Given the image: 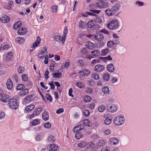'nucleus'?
<instances>
[{
	"instance_id": "052dcab7",
	"label": "nucleus",
	"mask_w": 151,
	"mask_h": 151,
	"mask_svg": "<svg viewBox=\"0 0 151 151\" xmlns=\"http://www.w3.org/2000/svg\"><path fill=\"white\" fill-rule=\"evenodd\" d=\"M18 71L19 73H22L24 72V67L22 66L19 67V68L18 69Z\"/></svg>"
},
{
	"instance_id": "4d7b16f0",
	"label": "nucleus",
	"mask_w": 151,
	"mask_h": 151,
	"mask_svg": "<svg viewBox=\"0 0 151 151\" xmlns=\"http://www.w3.org/2000/svg\"><path fill=\"white\" fill-rule=\"evenodd\" d=\"M91 100V97L88 96H87L84 98V100L86 102H89Z\"/></svg>"
},
{
	"instance_id": "49530a36",
	"label": "nucleus",
	"mask_w": 151,
	"mask_h": 151,
	"mask_svg": "<svg viewBox=\"0 0 151 151\" xmlns=\"http://www.w3.org/2000/svg\"><path fill=\"white\" fill-rule=\"evenodd\" d=\"M31 123L33 126H35L39 124L40 122L38 119H36L32 121Z\"/></svg>"
},
{
	"instance_id": "9d476101",
	"label": "nucleus",
	"mask_w": 151,
	"mask_h": 151,
	"mask_svg": "<svg viewBox=\"0 0 151 151\" xmlns=\"http://www.w3.org/2000/svg\"><path fill=\"white\" fill-rule=\"evenodd\" d=\"M50 151H58V147L57 145L54 144H50L49 146Z\"/></svg>"
},
{
	"instance_id": "4468645a",
	"label": "nucleus",
	"mask_w": 151,
	"mask_h": 151,
	"mask_svg": "<svg viewBox=\"0 0 151 151\" xmlns=\"http://www.w3.org/2000/svg\"><path fill=\"white\" fill-rule=\"evenodd\" d=\"M27 32V30L25 28H20L18 30L17 32L19 35H23L25 34Z\"/></svg>"
},
{
	"instance_id": "6e6552de",
	"label": "nucleus",
	"mask_w": 151,
	"mask_h": 151,
	"mask_svg": "<svg viewBox=\"0 0 151 151\" xmlns=\"http://www.w3.org/2000/svg\"><path fill=\"white\" fill-rule=\"evenodd\" d=\"M90 11L93 13H92L90 12H87V14L88 15L95 17L97 16V15L96 14L94 13L98 14L100 12V11L99 10H95L93 9H90Z\"/></svg>"
},
{
	"instance_id": "c9c22d12",
	"label": "nucleus",
	"mask_w": 151,
	"mask_h": 151,
	"mask_svg": "<svg viewBox=\"0 0 151 151\" xmlns=\"http://www.w3.org/2000/svg\"><path fill=\"white\" fill-rule=\"evenodd\" d=\"M62 73L60 72L55 73L53 74V77L54 78H59L62 76Z\"/></svg>"
},
{
	"instance_id": "7ed1b4c3",
	"label": "nucleus",
	"mask_w": 151,
	"mask_h": 151,
	"mask_svg": "<svg viewBox=\"0 0 151 151\" xmlns=\"http://www.w3.org/2000/svg\"><path fill=\"white\" fill-rule=\"evenodd\" d=\"M9 104L10 107L14 109H17L19 106V104L17 102V100L14 98L11 99H9Z\"/></svg>"
},
{
	"instance_id": "0e129e2a",
	"label": "nucleus",
	"mask_w": 151,
	"mask_h": 151,
	"mask_svg": "<svg viewBox=\"0 0 151 151\" xmlns=\"http://www.w3.org/2000/svg\"><path fill=\"white\" fill-rule=\"evenodd\" d=\"M64 111V109L62 108L59 109L56 111V113L58 114H59L62 113Z\"/></svg>"
},
{
	"instance_id": "58836bf2",
	"label": "nucleus",
	"mask_w": 151,
	"mask_h": 151,
	"mask_svg": "<svg viewBox=\"0 0 151 151\" xmlns=\"http://www.w3.org/2000/svg\"><path fill=\"white\" fill-rule=\"evenodd\" d=\"M104 141L102 140H101L99 141L98 146L99 147H101L104 146Z\"/></svg>"
},
{
	"instance_id": "774afa93",
	"label": "nucleus",
	"mask_w": 151,
	"mask_h": 151,
	"mask_svg": "<svg viewBox=\"0 0 151 151\" xmlns=\"http://www.w3.org/2000/svg\"><path fill=\"white\" fill-rule=\"evenodd\" d=\"M81 53L83 55H85L87 54V52L86 50V49L85 48H83L81 50Z\"/></svg>"
},
{
	"instance_id": "c85d7f7f",
	"label": "nucleus",
	"mask_w": 151,
	"mask_h": 151,
	"mask_svg": "<svg viewBox=\"0 0 151 151\" xmlns=\"http://www.w3.org/2000/svg\"><path fill=\"white\" fill-rule=\"evenodd\" d=\"M112 120L109 117H106L104 120V124L106 125H109L111 122Z\"/></svg>"
},
{
	"instance_id": "e2e57ef3",
	"label": "nucleus",
	"mask_w": 151,
	"mask_h": 151,
	"mask_svg": "<svg viewBox=\"0 0 151 151\" xmlns=\"http://www.w3.org/2000/svg\"><path fill=\"white\" fill-rule=\"evenodd\" d=\"M100 28V26L98 24H94L93 29L94 30H98Z\"/></svg>"
},
{
	"instance_id": "aec40b11",
	"label": "nucleus",
	"mask_w": 151,
	"mask_h": 151,
	"mask_svg": "<svg viewBox=\"0 0 151 151\" xmlns=\"http://www.w3.org/2000/svg\"><path fill=\"white\" fill-rule=\"evenodd\" d=\"M22 80L23 81H26V84L27 85H29V86H31V84L30 83H31L29 81H27L28 79V77L25 74H24L22 75Z\"/></svg>"
},
{
	"instance_id": "7c9ffc66",
	"label": "nucleus",
	"mask_w": 151,
	"mask_h": 151,
	"mask_svg": "<svg viewBox=\"0 0 151 151\" xmlns=\"http://www.w3.org/2000/svg\"><path fill=\"white\" fill-rule=\"evenodd\" d=\"M91 53L93 56H98L99 55H100V51L98 50H95L91 52Z\"/></svg>"
},
{
	"instance_id": "72a5a7b5",
	"label": "nucleus",
	"mask_w": 151,
	"mask_h": 151,
	"mask_svg": "<svg viewBox=\"0 0 151 151\" xmlns=\"http://www.w3.org/2000/svg\"><path fill=\"white\" fill-rule=\"evenodd\" d=\"M80 72L83 73L85 76H86L90 74L91 71L90 70L88 69H84L82 71H81Z\"/></svg>"
},
{
	"instance_id": "4c0bfd02",
	"label": "nucleus",
	"mask_w": 151,
	"mask_h": 151,
	"mask_svg": "<svg viewBox=\"0 0 151 151\" xmlns=\"http://www.w3.org/2000/svg\"><path fill=\"white\" fill-rule=\"evenodd\" d=\"M103 1H100L99 2H97L95 4L96 8H102V4Z\"/></svg>"
},
{
	"instance_id": "338daca9",
	"label": "nucleus",
	"mask_w": 151,
	"mask_h": 151,
	"mask_svg": "<svg viewBox=\"0 0 151 151\" xmlns=\"http://www.w3.org/2000/svg\"><path fill=\"white\" fill-rule=\"evenodd\" d=\"M92 77L95 79H98L99 78V76L96 73L92 74Z\"/></svg>"
},
{
	"instance_id": "f03ea898",
	"label": "nucleus",
	"mask_w": 151,
	"mask_h": 151,
	"mask_svg": "<svg viewBox=\"0 0 151 151\" xmlns=\"http://www.w3.org/2000/svg\"><path fill=\"white\" fill-rule=\"evenodd\" d=\"M125 120V119L123 116H118L114 118V123L116 125L120 126L124 123Z\"/></svg>"
},
{
	"instance_id": "13d9d810",
	"label": "nucleus",
	"mask_w": 151,
	"mask_h": 151,
	"mask_svg": "<svg viewBox=\"0 0 151 151\" xmlns=\"http://www.w3.org/2000/svg\"><path fill=\"white\" fill-rule=\"evenodd\" d=\"M51 126V124L50 123H46L44 125V127L45 128L47 129L50 128Z\"/></svg>"
},
{
	"instance_id": "2eb2a0df",
	"label": "nucleus",
	"mask_w": 151,
	"mask_h": 151,
	"mask_svg": "<svg viewBox=\"0 0 151 151\" xmlns=\"http://www.w3.org/2000/svg\"><path fill=\"white\" fill-rule=\"evenodd\" d=\"M107 70L110 72H113L115 70L113 64L111 63L108 65L107 66Z\"/></svg>"
},
{
	"instance_id": "37998d69",
	"label": "nucleus",
	"mask_w": 151,
	"mask_h": 151,
	"mask_svg": "<svg viewBox=\"0 0 151 151\" xmlns=\"http://www.w3.org/2000/svg\"><path fill=\"white\" fill-rule=\"evenodd\" d=\"M83 123L86 126L90 127V122L88 119H85L83 121Z\"/></svg>"
},
{
	"instance_id": "f3484780",
	"label": "nucleus",
	"mask_w": 151,
	"mask_h": 151,
	"mask_svg": "<svg viewBox=\"0 0 151 151\" xmlns=\"http://www.w3.org/2000/svg\"><path fill=\"white\" fill-rule=\"evenodd\" d=\"M42 119L45 121H46L48 120L49 116L48 113L46 111L44 112L42 115Z\"/></svg>"
},
{
	"instance_id": "9b49d317",
	"label": "nucleus",
	"mask_w": 151,
	"mask_h": 151,
	"mask_svg": "<svg viewBox=\"0 0 151 151\" xmlns=\"http://www.w3.org/2000/svg\"><path fill=\"white\" fill-rule=\"evenodd\" d=\"M10 20V17L7 16H5L1 17L0 18V21L3 23H5L9 22Z\"/></svg>"
},
{
	"instance_id": "4be33fe9",
	"label": "nucleus",
	"mask_w": 151,
	"mask_h": 151,
	"mask_svg": "<svg viewBox=\"0 0 151 151\" xmlns=\"http://www.w3.org/2000/svg\"><path fill=\"white\" fill-rule=\"evenodd\" d=\"M86 47L90 50H92L94 47V44L91 42H86Z\"/></svg>"
},
{
	"instance_id": "473e14b6",
	"label": "nucleus",
	"mask_w": 151,
	"mask_h": 151,
	"mask_svg": "<svg viewBox=\"0 0 151 151\" xmlns=\"http://www.w3.org/2000/svg\"><path fill=\"white\" fill-rule=\"evenodd\" d=\"M120 7V6L119 4H115L112 8L114 11V13L117 11L119 10Z\"/></svg>"
},
{
	"instance_id": "8fccbe9b",
	"label": "nucleus",
	"mask_w": 151,
	"mask_h": 151,
	"mask_svg": "<svg viewBox=\"0 0 151 151\" xmlns=\"http://www.w3.org/2000/svg\"><path fill=\"white\" fill-rule=\"evenodd\" d=\"M55 139V138L52 135H50L48 138V141L51 142H53Z\"/></svg>"
},
{
	"instance_id": "0eeeda50",
	"label": "nucleus",
	"mask_w": 151,
	"mask_h": 151,
	"mask_svg": "<svg viewBox=\"0 0 151 151\" xmlns=\"http://www.w3.org/2000/svg\"><path fill=\"white\" fill-rule=\"evenodd\" d=\"M108 109L111 112H114L117 109V107L116 106L112 104H109L107 106Z\"/></svg>"
},
{
	"instance_id": "2f4dec72",
	"label": "nucleus",
	"mask_w": 151,
	"mask_h": 151,
	"mask_svg": "<svg viewBox=\"0 0 151 151\" xmlns=\"http://www.w3.org/2000/svg\"><path fill=\"white\" fill-rule=\"evenodd\" d=\"M102 92L104 93L108 94L109 93V89L108 86H105L102 89Z\"/></svg>"
},
{
	"instance_id": "423d86ee",
	"label": "nucleus",
	"mask_w": 151,
	"mask_h": 151,
	"mask_svg": "<svg viewBox=\"0 0 151 151\" xmlns=\"http://www.w3.org/2000/svg\"><path fill=\"white\" fill-rule=\"evenodd\" d=\"M42 108H39L36 109L33 112V114L30 115L31 118L38 115L42 111Z\"/></svg>"
},
{
	"instance_id": "a18cd8bd",
	"label": "nucleus",
	"mask_w": 151,
	"mask_h": 151,
	"mask_svg": "<svg viewBox=\"0 0 151 151\" xmlns=\"http://www.w3.org/2000/svg\"><path fill=\"white\" fill-rule=\"evenodd\" d=\"M105 109L104 106L101 105L99 107L98 110L100 112H103L105 110Z\"/></svg>"
},
{
	"instance_id": "5701e85b",
	"label": "nucleus",
	"mask_w": 151,
	"mask_h": 151,
	"mask_svg": "<svg viewBox=\"0 0 151 151\" xmlns=\"http://www.w3.org/2000/svg\"><path fill=\"white\" fill-rule=\"evenodd\" d=\"M44 50L43 51L41 52H40L39 54L38 55V57L40 58H42L43 56H44V53L46 52V54H47V47H44Z\"/></svg>"
},
{
	"instance_id": "c756f323",
	"label": "nucleus",
	"mask_w": 151,
	"mask_h": 151,
	"mask_svg": "<svg viewBox=\"0 0 151 151\" xmlns=\"http://www.w3.org/2000/svg\"><path fill=\"white\" fill-rule=\"evenodd\" d=\"M54 39L56 41H57L58 42H60L61 41H62V43H63L62 37H61L59 35H55L54 36Z\"/></svg>"
},
{
	"instance_id": "6ab92c4d",
	"label": "nucleus",
	"mask_w": 151,
	"mask_h": 151,
	"mask_svg": "<svg viewBox=\"0 0 151 151\" xmlns=\"http://www.w3.org/2000/svg\"><path fill=\"white\" fill-rule=\"evenodd\" d=\"M110 52V50L107 47L102 50L100 53V55L102 56L105 55Z\"/></svg>"
},
{
	"instance_id": "603ef678",
	"label": "nucleus",
	"mask_w": 151,
	"mask_h": 151,
	"mask_svg": "<svg viewBox=\"0 0 151 151\" xmlns=\"http://www.w3.org/2000/svg\"><path fill=\"white\" fill-rule=\"evenodd\" d=\"M112 40H109L107 42V46L109 48H112L113 46Z\"/></svg>"
},
{
	"instance_id": "c03bdc74",
	"label": "nucleus",
	"mask_w": 151,
	"mask_h": 151,
	"mask_svg": "<svg viewBox=\"0 0 151 151\" xmlns=\"http://www.w3.org/2000/svg\"><path fill=\"white\" fill-rule=\"evenodd\" d=\"M86 143L85 142H82L78 144V146L81 147H83L86 146Z\"/></svg>"
},
{
	"instance_id": "f257e3e1",
	"label": "nucleus",
	"mask_w": 151,
	"mask_h": 151,
	"mask_svg": "<svg viewBox=\"0 0 151 151\" xmlns=\"http://www.w3.org/2000/svg\"><path fill=\"white\" fill-rule=\"evenodd\" d=\"M119 26V22L116 19H114L110 21L107 25V27L111 30H114L117 29Z\"/></svg>"
},
{
	"instance_id": "1a4fd4ad",
	"label": "nucleus",
	"mask_w": 151,
	"mask_h": 151,
	"mask_svg": "<svg viewBox=\"0 0 151 151\" xmlns=\"http://www.w3.org/2000/svg\"><path fill=\"white\" fill-rule=\"evenodd\" d=\"M6 85L7 88L9 89H11L12 88L13 84L12 81L10 78H9L7 80Z\"/></svg>"
},
{
	"instance_id": "680f3d73",
	"label": "nucleus",
	"mask_w": 151,
	"mask_h": 151,
	"mask_svg": "<svg viewBox=\"0 0 151 151\" xmlns=\"http://www.w3.org/2000/svg\"><path fill=\"white\" fill-rule=\"evenodd\" d=\"M10 48L9 45L7 44L4 45L3 46V49L5 50H7Z\"/></svg>"
},
{
	"instance_id": "39448f33",
	"label": "nucleus",
	"mask_w": 151,
	"mask_h": 151,
	"mask_svg": "<svg viewBox=\"0 0 151 151\" xmlns=\"http://www.w3.org/2000/svg\"><path fill=\"white\" fill-rule=\"evenodd\" d=\"M104 69V66L99 64L95 66L94 70L96 72L100 73Z\"/></svg>"
},
{
	"instance_id": "bb28decb",
	"label": "nucleus",
	"mask_w": 151,
	"mask_h": 151,
	"mask_svg": "<svg viewBox=\"0 0 151 151\" xmlns=\"http://www.w3.org/2000/svg\"><path fill=\"white\" fill-rule=\"evenodd\" d=\"M35 107V106L33 105H30L28 106H26L25 109L27 111H30L32 110Z\"/></svg>"
},
{
	"instance_id": "6e6d98bb",
	"label": "nucleus",
	"mask_w": 151,
	"mask_h": 151,
	"mask_svg": "<svg viewBox=\"0 0 151 151\" xmlns=\"http://www.w3.org/2000/svg\"><path fill=\"white\" fill-rule=\"evenodd\" d=\"M102 4V8H106L108 6V4L106 2L103 1Z\"/></svg>"
},
{
	"instance_id": "ddd939ff",
	"label": "nucleus",
	"mask_w": 151,
	"mask_h": 151,
	"mask_svg": "<svg viewBox=\"0 0 151 151\" xmlns=\"http://www.w3.org/2000/svg\"><path fill=\"white\" fill-rule=\"evenodd\" d=\"M83 125L79 124L76 126L73 130V132H77L78 131L83 129L84 128Z\"/></svg>"
},
{
	"instance_id": "dca6fc26",
	"label": "nucleus",
	"mask_w": 151,
	"mask_h": 151,
	"mask_svg": "<svg viewBox=\"0 0 151 151\" xmlns=\"http://www.w3.org/2000/svg\"><path fill=\"white\" fill-rule=\"evenodd\" d=\"M34 98L33 96L32 95H29L25 99L24 101L26 103H28L32 101Z\"/></svg>"
},
{
	"instance_id": "bf43d9fd",
	"label": "nucleus",
	"mask_w": 151,
	"mask_h": 151,
	"mask_svg": "<svg viewBox=\"0 0 151 151\" xmlns=\"http://www.w3.org/2000/svg\"><path fill=\"white\" fill-rule=\"evenodd\" d=\"M135 4L139 6H141L144 5V3L142 2H140L139 1H137L135 2Z\"/></svg>"
},
{
	"instance_id": "69168bd1",
	"label": "nucleus",
	"mask_w": 151,
	"mask_h": 151,
	"mask_svg": "<svg viewBox=\"0 0 151 151\" xmlns=\"http://www.w3.org/2000/svg\"><path fill=\"white\" fill-rule=\"evenodd\" d=\"M41 138V136L39 134H37L35 137V139L37 141H40Z\"/></svg>"
},
{
	"instance_id": "864d4df0",
	"label": "nucleus",
	"mask_w": 151,
	"mask_h": 151,
	"mask_svg": "<svg viewBox=\"0 0 151 151\" xmlns=\"http://www.w3.org/2000/svg\"><path fill=\"white\" fill-rule=\"evenodd\" d=\"M84 21L82 20H81L80 21L79 24V27L80 28H83L84 26Z\"/></svg>"
},
{
	"instance_id": "393cba45",
	"label": "nucleus",
	"mask_w": 151,
	"mask_h": 151,
	"mask_svg": "<svg viewBox=\"0 0 151 151\" xmlns=\"http://www.w3.org/2000/svg\"><path fill=\"white\" fill-rule=\"evenodd\" d=\"M102 77L103 79L105 81H108L110 79V75L109 73H106L103 75Z\"/></svg>"
},
{
	"instance_id": "20e7f679",
	"label": "nucleus",
	"mask_w": 151,
	"mask_h": 151,
	"mask_svg": "<svg viewBox=\"0 0 151 151\" xmlns=\"http://www.w3.org/2000/svg\"><path fill=\"white\" fill-rule=\"evenodd\" d=\"M9 97L5 94H0V101L4 103L7 102L9 101Z\"/></svg>"
},
{
	"instance_id": "412c9836",
	"label": "nucleus",
	"mask_w": 151,
	"mask_h": 151,
	"mask_svg": "<svg viewBox=\"0 0 151 151\" xmlns=\"http://www.w3.org/2000/svg\"><path fill=\"white\" fill-rule=\"evenodd\" d=\"M105 13L106 15L108 16H111L115 13H114V11L112 9H111L108 8L105 10Z\"/></svg>"
},
{
	"instance_id": "a19ab883",
	"label": "nucleus",
	"mask_w": 151,
	"mask_h": 151,
	"mask_svg": "<svg viewBox=\"0 0 151 151\" xmlns=\"http://www.w3.org/2000/svg\"><path fill=\"white\" fill-rule=\"evenodd\" d=\"M24 88V85L23 84H19L16 87L17 90H20Z\"/></svg>"
},
{
	"instance_id": "cd10ccee",
	"label": "nucleus",
	"mask_w": 151,
	"mask_h": 151,
	"mask_svg": "<svg viewBox=\"0 0 151 151\" xmlns=\"http://www.w3.org/2000/svg\"><path fill=\"white\" fill-rule=\"evenodd\" d=\"M29 92V90L26 88L20 92L19 94L20 95L24 96L25 95Z\"/></svg>"
},
{
	"instance_id": "e433bc0d",
	"label": "nucleus",
	"mask_w": 151,
	"mask_h": 151,
	"mask_svg": "<svg viewBox=\"0 0 151 151\" xmlns=\"http://www.w3.org/2000/svg\"><path fill=\"white\" fill-rule=\"evenodd\" d=\"M94 19V20L96 23H100L102 22V19L99 17H96Z\"/></svg>"
},
{
	"instance_id": "f704fd0d",
	"label": "nucleus",
	"mask_w": 151,
	"mask_h": 151,
	"mask_svg": "<svg viewBox=\"0 0 151 151\" xmlns=\"http://www.w3.org/2000/svg\"><path fill=\"white\" fill-rule=\"evenodd\" d=\"M93 20L88 21L87 23V25L88 28L92 29H93L94 24L93 23Z\"/></svg>"
},
{
	"instance_id": "b1692460",
	"label": "nucleus",
	"mask_w": 151,
	"mask_h": 151,
	"mask_svg": "<svg viewBox=\"0 0 151 151\" xmlns=\"http://www.w3.org/2000/svg\"><path fill=\"white\" fill-rule=\"evenodd\" d=\"M22 22L21 21H19L16 22L14 25L13 29H17L19 27L22 25Z\"/></svg>"
},
{
	"instance_id": "3c124183",
	"label": "nucleus",
	"mask_w": 151,
	"mask_h": 151,
	"mask_svg": "<svg viewBox=\"0 0 151 151\" xmlns=\"http://www.w3.org/2000/svg\"><path fill=\"white\" fill-rule=\"evenodd\" d=\"M5 116L4 112L2 111H0V120L4 119Z\"/></svg>"
},
{
	"instance_id": "a211bd4d",
	"label": "nucleus",
	"mask_w": 151,
	"mask_h": 151,
	"mask_svg": "<svg viewBox=\"0 0 151 151\" xmlns=\"http://www.w3.org/2000/svg\"><path fill=\"white\" fill-rule=\"evenodd\" d=\"M68 32L67 27H65L63 30V35L62 37V40H63V44L64 43L65 39L66 38V35Z\"/></svg>"
},
{
	"instance_id": "f8f14e48",
	"label": "nucleus",
	"mask_w": 151,
	"mask_h": 151,
	"mask_svg": "<svg viewBox=\"0 0 151 151\" xmlns=\"http://www.w3.org/2000/svg\"><path fill=\"white\" fill-rule=\"evenodd\" d=\"M119 142V140L115 137L111 138L109 140V143L111 144L116 145Z\"/></svg>"
},
{
	"instance_id": "5fc2aeb1",
	"label": "nucleus",
	"mask_w": 151,
	"mask_h": 151,
	"mask_svg": "<svg viewBox=\"0 0 151 151\" xmlns=\"http://www.w3.org/2000/svg\"><path fill=\"white\" fill-rule=\"evenodd\" d=\"M47 99L50 102H52V98L51 96L49 94H46L45 96Z\"/></svg>"
},
{
	"instance_id": "ea45409f",
	"label": "nucleus",
	"mask_w": 151,
	"mask_h": 151,
	"mask_svg": "<svg viewBox=\"0 0 151 151\" xmlns=\"http://www.w3.org/2000/svg\"><path fill=\"white\" fill-rule=\"evenodd\" d=\"M111 149V147L110 146H106L103 147L101 150V151H110Z\"/></svg>"
},
{
	"instance_id": "a878e982",
	"label": "nucleus",
	"mask_w": 151,
	"mask_h": 151,
	"mask_svg": "<svg viewBox=\"0 0 151 151\" xmlns=\"http://www.w3.org/2000/svg\"><path fill=\"white\" fill-rule=\"evenodd\" d=\"M16 40L17 42L20 44L24 42L25 39L23 37H18L16 38Z\"/></svg>"
},
{
	"instance_id": "09e8293b",
	"label": "nucleus",
	"mask_w": 151,
	"mask_h": 151,
	"mask_svg": "<svg viewBox=\"0 0 151 151\" xmlns=\"http://www.w3.org/2000/svg\"><path fill=\"white\" fill-rule=\"evenodd\" d=\"M82 136V134L80 132H77L75 134V137L77 139H79Z\"/></svg>"
},
{
	"instance_id": "79ce46f5",
	"label": "nucleus",
	"mask_w": 151,
	"mask_h": 151,
	"mask_svg": "<svg viewBox=\"0 0 151 151\" xmlns=\"http://www.w3.org/2000/svg\"><path fill=\"white\" fill-rule=\"evenodd\" d=\"M12 52H9L6 55V59L7 61H8L12 57Z\"/></svg>"
},
{
	"instance_id": "de8ad7c7",
	"label": "nucleus",
	"mask_w": 151,
	"mask_h": 151,
	"mask_svg": "<svg viewBox=\"0 0 151 151\" xmlns=\"http://www.w3.org/2000/svg\"><path fill=\"white\" fill-rule=\"evenodd\" d=\"M58 6L56 5H55L52 6L51 7L52 12L53 13H55L57 11Z\"/></svg>"
}]
</instances>
